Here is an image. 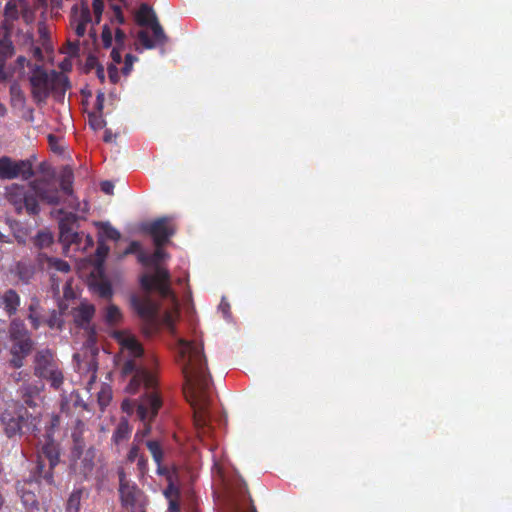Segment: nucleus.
I'll use <instances>...</instances> for the list:
<instances>
[{"mask_svg": "<svg viewBox=\"0 0 512 512\" xmlns=\"http://www.w3.org/2000/svg\"><path fill=\"white\" fill-rule=\"evenodd\" d=\"M92 20L87 0H81L80 4H74L71 8L70 23L75 34L83 37L86 33V26Z\"/></svg>", "mask_w": 512, "mask_h": 512, "instance_id": "a211bd4d", "label": "nucleus"}, {"mask_svg": "<svg viewBox=\"0 0 512 512\" xmlns=\"http://www.w3.org/2000/svg\"><path fill=\"white\" fill-rule=\"evenodd\" d=\"M32 190V195L35 199L41 200L49 205H58L61 203L59 189L46 179H36L29 183Z\"/></svg>", "mask_w": 512, "mask_h": 512, "instance_id": "f3484780", "label": "nucleus"}, {"mask_svg": "<svg viewBox=\"0 0 512 512\" xmlns=\"http://www.w3.org/2000/svg\"><path fill=\"white\" fill-rule=\"evenodd\" d=\"M135 60H136V57L133 56L132 54H127L125 56L124 66L122 67V73L124 75H128L131 72L133 63Z\"/></svg>", "mask_w": 512, "mask_h": 512, "instance_id": "8fccbe9b", "label": "nucleus"}, {"mask_svg": "<svg viewBox=\"0 0 512 512\" xmlns=\"http://www.w3.org/2000/svg\"><path fill=\"white\" fill-rule=\"evenodd\" d=\"M61 191L67 196L64 201L71 208L77 207V200L73 193V173L70 169H65L60 177Z\"/></svg>", "mask_w": 512, "mask_h": 512, "instance_id": "cd10ccee", "label": "nucleus"}, {"mask_svg": "<svg viewBox=\"0 0 512 512\" xmlns=\"http://www.w3.org/2000/svg\"><path fill=\"white\" fill-rule=\"evenodd\" d=\"M10 377H11L12 381L15 383H19L22 381L24 383H28L27 380L29 378V373L26 371H17V372L11 373Z\"/></svg>", "mask_w": 512, "mask_h": 512, "instance_id": "603ef678", "label": "nucleus"}, {"mask_svg": "<svg viewBox=\"0 0 512 512\" xmlns=\"http://www.w3.org/2000/svg\"><path fill=\"white\" fill-rule=\"evenodd\" d=\"M105 94L103 92H98L96 96L95 108L97 112H102L104 108Z\"/></svg>", "mask_w": 512, "mask_h": 512, "instance_id": "bf43d9fd", "label": "nucleus"}, {"mask_svg": "<svg viewBox=\"0 0 512 512\" xmlns=\"http://www.w3.org/2000/svg\"><path fill=\"white\" fill-rule=\"evenodd\" d=\"M167 256L168 254L162 249V246H156L153 254H147L145 252L138 254V261L141 264L154 266V273L142 275L140 284L147 293L155 290L161 298H172L175 300V295L171 289L170 273L166 268L159 265Z\"/></svg>", "mask_w": 512, "mask_h": 512, "instance_id": "7ed1b4c3", "label": "nucleus"}, {"mask_svg": "<svg viewBox=\"0 0 512 512\" xmlns=\"http://www.w3.org/2000/svg\"><path fill=\"white\" fill-rule=\"evenodd\" d=\"M130 305L144 323L150 326L156 325L159 305L149 295H132L130 298Z\"/></svg>", "mask_w": 512, "mask_h": 512, "instance_id": "4468645a", "label": "nucleus"}, {"mask_svg": "<svg viewBox=\"0 0 512 512\" xmlns=\"http://www.w3.org/2000/svg\"><path fill=\"white\" fill-rule=\"evenodd\" d=\"M162 406V400L158 393L144 394L137 405V416L143 423V427L138 429L134 435L137 443H144L145 437L151 433V422L157 416Z\"/></svg>", "mask_w": 512, "mask_h": 512, "instance_id": "9d476101", "label": "nucleus"}, {"mask_svg": "<svg viewBox=\"0 0 512 512\" xmlns=\"http://www.w3.org/2000/svg\"><path fill=\"white\" fill-rule=\"evenodd\" d=\"M69 49L71 51V54L76 55L79 51V43H69Z\"/></svg>", "mask_w": 512, "mask_h": 512, "instance_id": "338daca9", "label": "nucleus"}, {"mask_svg": "<svg viewBox=\"0 0 512 512\" xmlns=\"http://www.w3.org/2000/svg\"><path fill=\"white\" fill-rule=\"evenodd\" d=\"M20 303V296L14 289H7L3 293L0 292V308H3L9 317L16 314Z\"/></svg>", "mask_w": 512, "mask_h": 512, "instance_id": "bb28decb", "label": "nucleus"}, {"mask_svg": "<svg viewBox=\"0 0 512 512\" xmlns=\"http://www.w3.org/2000/svg\"><path fill=\"white\" fill-rule=\"evenodd\" d=\"M101 40H102V44H103L104 48L108 49L112 46V42H113L112 31L107 24H105L103 26L102 33H101Z\"/></svg>", "mask_w": 512, "mask_h": 512, "instance_id": "37998d69", "label": "nucleus"}, {"mask_svg": "<svg viewBox=\"0 0 512 512\" xmlns=\"http://www.w3.org/2000/svg\"><path fill=\"white\" fill-rule=\"evenodd\" d=\"M166 512H180V500L168 502V509Z\"/></svg>", "mask_w": 512, "mask_h": 512, "instance_id": "0e129e2a", "label": "nucleus"}, {"mask_svg": "<svg viewBox=\"0 0 512 512\" xmlns=\"http://www.w3.org/2000/svg\"><path fill=\"white\" fill-rule=\"evenodd\" d=\"M5 197L14 206L18 214L22 213L23 210L33 216L38 215L40 212L39 203H37L35 195H32V190L29 186L26 188L23 185L11 184L6 187Z\"/></svg>", "mask_w": 512, "mask_h": 512, "instance_id": "9b49d317", "label": "nucleus"}, {"mask_svg": "<svg viewBox=\"0 0 512 512\" xmlns=\"http://www.w3.org/2000/svg\"><path fill=\"white\" fill-rule=\"evenodd\" d=\"M96 76L101 83L105 81V71L102 65L98 66V68L96 69Z\"/></svg>", "mask_w": 512, "mask_h": 512, "instance_id": "69168bd1", "label": "nucleus"}, {"mask_svg": "<svg viewBox=\"0 0 512 512\" xmlns=\"http://www.w3.org/2000/svg\"><path fill=\"white\" fill-rule=\"evenodd\" d=\"M229 510L230 512H256L245 483L239 487L237 494L231 499Z\"/></svg>", "mask_w": 512, "mask_h": 512, "instance_id": "5701e85b", "label": "nucleus"}, {"mask_svg": "<svg viewBox=\"0 0 512 512\" xmlns=\"http://www.w3.org/2000/svg\"><path fill=\"white\" fill-rule=\"evenodd\" d=\"M112 9L114 13V18L112 19V22L116 21L118 24H124L125 18L122 13L121 7L118 5H113Z\"/></svg>", "mask_w": 512, "mask_h": 512, "instance_id": "5fc2aeb1", "label": "nucleus"}, {"mask_svg": "<svg viewBox=\"0 0 512 512\" xmlns=\"http://www.w3.org/2000/svg\"><path fill=\"white\" fill-rule=\"evenodd\" d=\"M33 373L36 377L48 381L55 390L61 389L64 383V375L59 361L55 353L48 348L38 350L35 353Z\"/></svg>", "mask_w": 512, "mask_h": 512, "instance_id": "39448f33", "label": "nucleus"}, {"mask_svg": "<svg viewBox=\"0 0 512 512\" xmlns=\"http://www.w3.org/2000/svg\"><path fill=\"white\" fill-rule=\"evenodd\" d=\"M31 94L38 104L44 103L50 93L49 76L41 66H35L30 76Z\"/></svg>", "mask_w": 512, "mask_h": 512, "instance_id": "dca6fc26", "label": "nucleus"}, {"mask_svg": "<svg viewBox=\"0 0 512 512\" xmlns=\"http://www.w3.org/2000/svg\"><path fill=\"white\" fill-rule=\"evenodd\" d=\"M92 6H93V12L95 15V23L99 24L101 21L103 10H104V1L103 0H93Z\"/></svg>", "mask_w": 512, "mask_h": 512, "instance_id": "a18cd8bd", "label": "nucleus"}, {"mask_svg": "<svg viewBox=\"0 0 512 512\" xmlns=\"http://www.w3.org/2000/svg\"><path fill=\"white\" fill-rule=\"evenodd\" d=\"M112 139H113V134L110 130L107 129L104 133L103 140H104V142L109 143L112 141Z\"/></svg>", "mask_w": 512, "mask_h": 512, "instance_id": "774afa93", "label": "nucleus"}, {"mask_svg": "<svg viewBox=\"0 0 512 512\" xmlns=\"http://www.w3.org/2000/svg\"><path fill=\"white\" fill-rule=\"evenodd\" d=\"M117 474L119 478L118 492L122 508L127 512H143L147 503L144 492L135 482L127 478L123 468H119Z\"/></svg>", "mask_w": 512, "mask_h": 512, "instance_id": "6e6552de", "label": "nucleus"}, {"mask_svg": "<svg viewBox=\"0 0 512 512\" xmlns=\"http://www.w3.org/2000/svg\"><path fill=\"white\" fill-rule=\"evenodd\" d=\"M143 230L152 238L155 246L165 245L175 233V227L170 217H161L145 225Z\"/></svg>", "mask_w": 512, "mask_h": 512, "instance_id": "2eb2a0df", "label": "nucleus"}, {"mask_svg": "<svg viewBox=\"0 0 512 512\" xmlns=\"http://www.w3.org/2000/svg\"><path fill=\"white\" fill-rule=\"evenodd\" d=\"M149 26L151 27L154 39H151L149 34L146 31L141 30L138 32V39L141 42V44L146 49H152L156 45L166 44L168 41V38H167L162 26L159 24L156 15H153V20L151 21Z\"/></svg>", "mask_w": 512, "mask_h": 512, "instance_id": "412c9836", "label": "nucleus"}, {"mask_svg": "<svg viewBox=\"0 0 512 512\" xmlns=\"http://www.w3.org/2000/svg\"><path fill=\"white\" fill-rule=\"evenodd\" d=\"M142 443H137L135 442V440L133 439V442H132V445L128 451V454H127V461L130 462V463H133L134 461H136V459L139 458V456L141 455L140 454V445Z\"/></svg>", "mask_w": 512, "mask_h": 512, "instance_id": "c03bdc74", "label": "nucleus"}, {"mask_svg": "<svg viewBox=\"0 0 512 512\" xmlns=\"http://www.w3.org/2000/svg\"><path fill=\"white\" fill-rule=\"evenodd\" d=\"M109 253V247L101 240L98 241L96 255L99 259L103 260Z\"/></svg>", "mask_w": 512, "mask_h": 512, "instance_id": "3c124183", "label": "nucleus"}, {"mask_svg": "<svg viewBox=\"0 0 512 512\" xmlns=\"http://www.w3.org/2000/svg\"><path fill=\"white\" fill-rule=\"evenodd\" d=\"M101 64L98 62V59L95 56H89L86 60V68L87 70L97 69Z\"/></svg>", "mask_w": 512, "mask_h": 512, "instance_id": "680f3d73", "label": "nucleus"}, {"mask_svg": "<svg viewBox=\"0 0 512 512\" xmlns=\"http://www.w3.org/2000/svg\"><path fill=\"white\" fill-rule=\"evenodd\" d=\"M38 261L41 265H44V263H46L48 268L54 269L56 271L64 273L70 271V265L68 264V262L58 258L48 257L44 253H39Z\"/></svg>", "mask_w": 512, "mask_h": 512, "instance_id": "7c9ffc66", "label": "nucleus"}, {"mask_svg": "<svg viewBox=\"0 0 512 512\" xmlns=\"http://www.w3.org/2000/svg\"><path fill=\"white\" fill-rule=\"evenodd\" d=\"M95 291L102 298L109 299L112 297V285L108 281H100L95 284Z\"/></svg>", "mask_w": 512, "mask_h": 512, "instance_id": "ea45409f", "label": "nucleus"}, {"mask_svg": "<svg viewBox=\"0 0 512 512\" xmlns=\"http://www.w3.org/2000/svg\"><path fill=\"white\" fill-rule=\"evenodd\" d=\"M144 444L147 447L154 462L157 465V473L159 475H167L169 471H168V468L163 465L164 448H163L162 443L158 440L149 439V440H146L144 442Z\"/></svg>", "mask_w": 512, "mask_h": 512, "instance_id": "a878e982", "label": "nucleus"}, {"mask_svg": "<svg viewBox=\"0 0 512 512\" xmlns=\"http://www.w3.org/2000/svg\"><path fill=\"white\" fill-rule=\"evenodd\" d=\"M135 360L136 358H129L124 361L121 367L123 376L133 375L127 385V391L134 394L143 386L146 390L145 394L158 393L156 390L158 380L155 374L145 368H139Z\"/></svg>", "mask_w": 512, "mask_h": 512, "instance_id": "1a4fd4ad", "label": "nucleus"}, {"mask_svg": "<svg viewBox=\"0 0 512 512\" xmlns=\"http://www.w3.org/2000/svg\"><path fill=\"white\" fill-rule=\"evenodd\" d=\"M131 432H132V428L129 425V422L126 419H122L118 423L116 429L113 432L112 441L116 445H119L123 441L128 440V438L130 437Z\"/></svg>", "mask_w": 512, "mask_h": 512, "instance_id": "473e14b6", "label": "nucleus"}, {"mask_svg": "<svg viewBox=\"0 0 512 512\" xmlns=\"http://www.w3.org/2000/svg\"><path fill=\"white\" fill-rule=\"evenodd\" d=\"M59 218V240L64 245L79 244L81 235L74 230L77 222V215L73 212H65L63 209H57L52 212Z\"/></svg>", "mask_w": 512, "mask_h": 512, "instance_id": "ddd939ff", "label": "nucleus"}, {"mask_svg": "<svg viewBox=\"0 0 512 512\" xmlns=\"http://www.w3.org/2000/svg\"><path fill=\"white\" fill-rule=\"evenodd\" d=\"M137 460V469L141 476H144L148 472V459L144 454H141Z\"/></svg>", "mask_w": 512, "mask_h": 512, "instance_id": "49530a36", "label": "nucleus"}, {"mask_svg": "<svg viewBox=\"0 0 512 512\" xmlns=\"http://www.w3.org/2000/svg\"><path fill=\"white\" fill-rule=\"evenodd\" d=\"M100 187L101 191L104 192L105 194H113L114 184L111 181L106 180L101 182Z\"/></svg>", "mask_w": 512, "mask_h": 512, "instance_id": "052dcab7", "label": "nucleus"}, {"mask_svg": "<svg viewBox=\"0 0 512 512\" xmlns=\"http://www.w3.org/2000/svg\"><path fill=\"white\" fill-rule=\"evenodd\" d=\"M38 482L33 476V479L24 482H17V492L21 498L22 504L27 510H39V502L32 486Z\"/></svg>", "mask_w": 512, "mask_h": 512, "instance_id": "4be33fe9", "label": "nucleus"}, {"mask_svg": "<svg viewBox=\"0 0 512 512\" xmlns=\"http://www.w3.org/2000/svg\"><path fill=\"white\" fill-rule=\"evenodd\" d=\"M154 12L147 4H142L137 14V22L141 26H148L153 20Z\"/></svg>", "mask_w": 512, "mask_h": 512, "instance_id": "c9c22d12", "label": "nucleus"}, {"mask_svg": "<svg viewBox=\"0 0 512 512\" xmlns=\"http://www.w3.org/2000/svg\"><path fill=\"white\" fill-rule=\"evenodd\" d=\"M34 176L32 162L28 159L13 160L8 156L0 157V179L12 180L21 177L29 180Z\"/></svg>", "mask_w": 512, "mask_h": 512, "instance_id": "f8f14e48", "label": "nucleus"}, {"mask_svg": "<svg viewBox=\"0 0 512 512\" xmlns=\"http://www.w3.org/2000/svg\"><path fill=\"white\" fill-rule=\"evenodd\" d=\"M95 314V307L91 304L82 303L74 310V322L78 327L85 328L88 332V340L90 342L96 341V332L93 327H90V322Z\"/></svg>", "mask_w": 512, "mask_h": 512, "instance_id": "aec40b11", "label": "nucleus"}, {"mask_svg": "<svg viewBox=\"0 0 512 512\" xmlns=\"http://www.w3.org/2000/svg\"><path fill=\"white\" fill-rule=\"evenodd\" d=\"M125 40H126V34L125 32L120 29V28H116L115 30V42H116V46L118 47H123L125 46Z\"/></svg>", "mask_w": 512, "mask_h": 512, "instance_id": "6e6d98bb", "label": "nucleus"}, {"mask_svg": "<svg viewBox=\"0 0 512 512\" xmlns=\"http://www.w3.org/2000/svg\"><path fill=\"white\" fill-rule=\"evenodd\" d=\"M35 266L28 260H20L16 263L14 273L23 284H29L35 275Z\"/></svg>", "mask_w": 512, "mask_h": 512, "instance_id": "c85d7f7f", "label": "nucleus"}, {"mask_svg": "<svg viewBox=\"0 0 512 512\" xmlns=\"http://www.w3.org/2000/svg\"><path fill=\"white\" fill-rule=\"evenodd\" d=\"M8 337L12 342L10 348L11 358L8 364L14 369H20L24 366V361L34 346V342L23 320L19 318L11 320L8 326Z\"/></svg>", "mask_w": 512, "mask_h": 512, "instance_id": "20e7f679", "label": "nucleus"}, {"mask_svg": "<svg viewBox=\"0 0 512 512\" xmlns=\"http://www.w3.org/2000/svg\"><path fill=\"white\" fill-rule=\"evenodd\" d=\"M43 388V385H38L36 383H23L17 390L19 402L16 406H22L26 409L38 408L42 401L41 392Z\"/></svg>", "mask_w": 512, "mask_h": 512, "instance_id": "6ab92c4d", "label": "nucleus"}, {"mask_svg": "<svg viewBox=\"0 0 512 512\" xmlns=\"http://www.w3.org/2000/svg\"><path fill=\"white\" fill-rule=\"evenodd\" d=\"M3 35L0 37V78L5 79V63L14 55L15 49L11 40V31L1 30Z\"/></svg>", "mask_w": 512, "mask_h": 512, "instance_id": "393cba45", "label": "nucleus"}, {"mask_svg": "<svg viewBox=\"0 0 512 512\" xmlns=\"http://www.w3.org/2000/svg\"><path fill=\"white\" fill-rule=\"evenodd\" d=\"M88 365H89V371H90L89 382L91 383L96 380L97 363L94 359H91Z\"/></svg>", "mask_w": 512, "mask_h": 512, "instance_id": "e2e57ef3", "label": "nucleus"}, {"mask_svg": "<svg viewBox=\"0 0 512 512\" xmlns=\"http://www.w3.org/2000/svg\"><path fill=\"white\" fill-rule=\"evenodd\" d=\"M10 103L15 110L26 109V97L18 84L10 86Z\"/></svg>", "mask_w": 512, "mask_h": 512, "instance_id": "2f4dec72", "label": "nucleus"}, {"mask_svg": "<svg viewBox=\"0 0 512 512\" xmlns=\"http://www.w3.org/2000/svg\"><path fill=\"white\" fill-rule=\"evenodd\" d=\"M20 11V16L23 18L25 23H30L33 19V12L30 8L28 0H25V6H22Z\"/></svg>", "mask_w": 512, "mask_h": 512, "instance_id": "de8ad7c7", "label": "nucleus"}, {"mask_svg": "<svg viewBox=\"0 0 512 512\" xmlns=\"http://www.w3.org/2000/svg\"><path fill=\"white\" fill-rule=\"evenodd\" d=\"M21 113V117L29 123L34 122V109L26 105V109L18 110Z\"/></svg>", "mask_w": 512, "mask_h": 512, "instance_id": "864d4df0", "label": "nucleus"}, {"mask_svg": "<svg viewBox=\"0 0 512 512\" xmlns=\"http://www.w3.org/2000/svg\"><path fill=\"white\" fill-rule=\"evenodd\" d=\"M108 76H109V79L110 81L115 84L118 82L119 80V73H118V68L115 64H110L108 66Z\"/></svg>", "mask_w": 512, "mask_h": 512, "instance_id": "4d7b16f0", "label": "nucleus"}, {"mask_svg": "<svg viewBox=\"0 0 512 512\" xmlns=\"http://www.w3.org/2000/svg\"><path fill=\"white\" fill-rule=\"evenodd\" d=\"M120 344L122 349L128 353L130 358H140L144 353L142 345L134 336L124 337Z\"/></svg>", "mask_w": 512, "mask_h": 512, "instance_id": "c756f323", "label": "nucleus"}, {"mask_svg": "<svg viewBox=\"0 0 512 512\" xmlns=\"http://www.w3.org/2000/svg\"><path fill=\"white\" fill-rule=\"evenodd\" d=\"M85 424L77 420L71 438L73 445L69 455L70 472L80 480L89 479L96 466V448L88 442Z\"/></svg>", "mask_w": 512, "mask_h": 512, "instance_id": "f03ea898", "label": "nucleus"}, {"mask_svg": "<svg viewBox=\"0 0 512 512\" xmlns=\"http://www.w3.org/2000/svg\"><path fill=\"white\" fill-rule=\"evenodd\" d=\"M38 307H39V301L36 298L32 299V301L28 307V310H29L28 319L30 320L31 325L34 329H38L40 326V318H39V315L37 314Z\"/></svg>", "mask_w": 512, "mask_h": 512, "instance_id": "4c0bfd02", "label": "nucleus"}, {"mask_svg": "<svg viewBox=\"0 0 512 512\" xmlns=\"http://www.w3.org/2000/svg\"><path fill=\"white\" fill-rule=\"evenodd\" d=\"M4 433L12 438L26 432H34L39 423V415L30 413L25 407L16 406L15 411L4 410L0 414Z\"/></svg>", "mask_w": 512, "mask_h": 512, "instance_id": "423d86ee", "label": "nucleus"}, {"mask_svg": "<svg viewBox=\"0 0 512 512\" xmlns=\"http://www.w3.org/2000/svg\"><path fill=\"white\" fill-rule=\"evenodd\" d=\"M100 234L101 236L106 237L107 239L118 241L121 237L120 232L111 226L109 223H99Z\"/></svg>", "mask_w": 512, "mask_h": 512, "instance_id": "e433bc0d", "label": "nucleus"}, {"mask_svg": "<svg viewBox=\"0 0 512 512\" xmlns=\"http://www.w3.org/2000/svg\"><path fill=\"white\" fill-rule=\"evenodd\" d=\"M180 357L185 379L184 395L193 409V423L198 433H209L211 376L207 369L203 345L180 340Z\"/></svg>", "mask_w": 512, "mask_h": 512, "instance_id": "f257e3e1", "label": "nucleus"}, {"mask_svg": "<svg viewBox=\"0 0 512 512\" xmlns=\"http://www.w3.org/2000/svg\"><path fill=\"white\" fill-rule=\"evenodd\" d=\"M59 461V444L50 437L46 438L38 451L37 465L34 471L36 481H44L49 485L53 484V469L58 465Z\"/></svg>", "mask_w": 512, "mask_h": 512, "instance_id": "0eeeda50", "label": "nucleus"}, {"mask_svg": "<svg viewBox=\"0 0 512 512\" xmlns=\"http://www.w3.org/2000/svg\"><path fill=\"white\" fill-rule=\"evenodd\" d=\"M165 498L170 501L180 500L181 492L177 486H175L172 482L168 484L163 492Z\"/></svg>", "mask_w": 512, "mask_h": 512, "instance_id": "79ce46f5", "label": "nucleus"}, {"mask_svg": "<svg viewBox=\"0 0 512 512\" xmlns=\"http://www.w3.org/2000/svg\"><path fill=\"white\" fill-rule=\"evenodd\" d=\"M53 243V236L49 232L40 231L37 233L34 244L39 249L49 247Z\"/></svg>", "mask_w": 512, "mask_h": 512, "instance_id": "58836bf2", "label": "nucleus"}, {"mask_svg": "<svg viewBox=\"0 0 512 512\" xmlns=\"http://www.w3.org/2000/svg\"><path fill=\"white\" fill-rule=\"evenodd\" d=\"M104 319L108 325H116L122 320V313L116 305L110 304L105 310Z\"/></svg>", "mask_w": 512, "mask_h": 512, "instance_id": "f704fd0d", "label": "nucleus"}, {"mask_svg": "<svg viewBox=\"0 0 512 512\" xmlns=\"http://www.w3.org/2000/svg\"><path fill=\"white\" fill-rule=\"evenodd\" d=\"M25 6V0H8L4 7V21L0 25V30L11 31L13 22L20 17L21 7Z\"/></svg>", "mask_w": 512, "mask_h": 512, "instance_id": "b1692460", "label": "nucleus"}, {"mask_svg": "<svg viewBox=\"0 0 512 512\" xmlns=\"http://www.w3.org/2000/svg\"><path fill=\"white\" fill-rule=\"evenodd\" d=\"M84 493V488H77L71 492L66 503V512H80L81 500Z\"/></svg>", "mask_w": 512, "mask_h": 512, "instance_id": "72a5a7b5", "label": "nucleus"}, {"mask_svg": "<svg viewBox=\"0 0 512 512\" xmlns=\"http://www.w3.org/2000/svg\"><path fill=\"white\" fill-rule=\"evenodd\" d=\"M123 49V47H114L111 51V58H112V61L113 63L112 64H119L121 63L122 61V55H121V50Z\"/></svg>", "mask_w": 512, "mask_h": 512, "instance_id": "13d9d810", "label": "nucleus"}, {"mask_svg": "<svg viewBox=\"0 0 512 512\" xmlns=\"http://www.w3.org/2000/svg\"><path fill=\"white\" fill-rule=\"evenodd\" d=\"M89 125L93 130H100L106 126L102 112H93L89 114Z\"/></svg>", "mask_w": 512, "mask_h": 512, "instance_id": "a19ab883", "label": "nucleus"}, {"mask_svg": "<svg viewBox=\"0 0 512 512\" xmlns=\"http://www.w3.org/2000/svg\"><path fill=\"white\" fill-rule=\"evenodd\" d=\"M140 252H143L141 250V245L138 241H132L129 246L124 250L122 257L127 256L129 254H139Z\"/></svg>", "mask_w": 512, "mask_h": 512, "instance_id": "09e8293b", "label": "nucleus"}]
</instances>
